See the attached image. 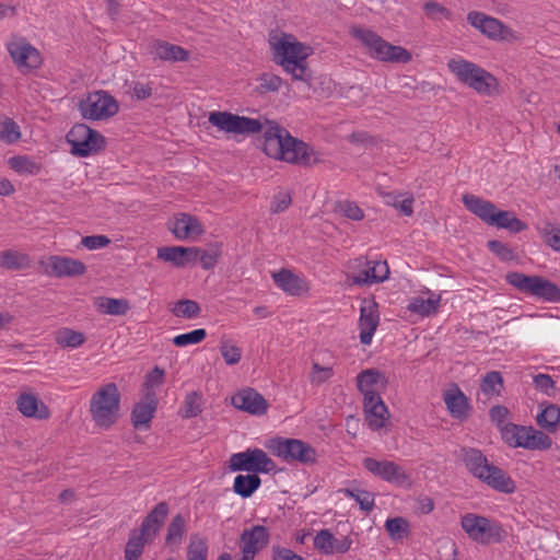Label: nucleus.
<instances>
[{"label":"nucleus","mask_w":560,"mask_h":560,"mask_svg":"<svg viewBox=\"0 0 560 560\" xmlns=\"http://www.w3.org/2000/svg\"><path fill=\"white\" fill-rule=\"evenodd\" d=\"M209 122L219 130L236 135H254L262 132V150L275 160L284 161L300 166H308L317 159L314 150L302 140L292 137L287 129L276 122L238 116L230 112H211Z\"/></svg>","instance_id":"1"},{"label":"nucleus","mask_w":560,"mask_h":560,"mask_svg":"<svg viewBox=\"0 0 560 560\" xmlns=\"http://www.w3.org/2000/svg\"><path fill=\"white\" fill-rule=\"evenodd\" d=\"M269 43L273 61L281 66L294 81H301L311 86L313 72L308 67L307 58L312 54V48L299 42L293 35L284 33L272 36Z\"/></svg>","instance_id":"2"},{"label":"nucleus","mask_w":560,"mask_h":560,"mask_svg":"<svg viewBox=\"0 0 560 560\" xmlns=\"http://www.w3.org/2000/svg\"><path fill=\"white\" fill-rule=\"evenodd\" d=\"M459 457L467 470L488 487L505 494L515 491V481L502 468L489 463L480 450L462 447Z\"/></svg>","instance_id":"3"},{"label":"nucleus","mask_w":560,"mask_h":560,"mask_svg":"<svg viewBox=\"0 0 560 560\" xmlns=\"http://www.w3.org/2000/svg\"><path fill=\"white\" fill-rule=\"evenodd\" d=\"M462 200L467 210L477 215L488 225L505 229L512 233L522 232L527 228V225L517 219L513 212L499 210L491 201L471 194L464 195Z\"/></svg>","instance_id":"4"},{"label":"nucleus","mask_w":560,"mask_h":560,"mask_svg":"<svg viewBox=\"0 0 560 560\" xmlns=\"http://www.w3.org/2000/svg\"><path fill=\"white\" fill-rule=\"evenodd\" d=\"M120 393L115 383L101 386L90 399V413L96 427L107 430L120 417Z\"/></svg>","instance_id":"5"},{"label":"nucleus","mask_w":560,"mask_h":560,"mask_svg":"<svg viewBox=\"0 0 560 560\" xmlns=\"http://www.w3.org/2000/svg\"><path fill=\"white\" fill-rule=\"evenodd\" d=\"M447 68L460 83L478 94L491 95L499 86V82L492 73L472 61L463 58L451 59L447 62Z\"/></svg>","instance_id":"6"},{"label":"nucleus","mask_w":560,"mask_h":560,"mask_svg":"<svg viewBox=\"0 0 560 560\" xmlns=\"http://www.w3.org/2000/svg\"><path fill=\"white\" fill-rule=\"evenodd\" d=\"M351 34L369 48V52L374 59L400 63H407L411 60V54L407 49L389 44L371 30L353 27Z\"/></svg>","instance_id":"7"},{"label":"nucleus","mask_w":560,"mask_h":560,"mask_svg":"<svg viewBox=\"0 0 560 560\" xmlns=\"http://www.w3.org/2000/svg\"><path fill=\"white\" fill-rule=\"evenodd\" d=\"M266 447L273 456L287 463L312 465L317 460L316 450L311 444L299 439L272 438L267 441Z\"/></svg>","instance_id":"8"},{"label":"nucleus","mask_w":560,"mask_h":560,"mask_svg":"<svg viewBox=\"0 0 560 560\" xmlns=\"http://www.w3.org/2000/svg\"><path fill=\"white\" fill-rule=\"evenodd\" d=\"M501 439L510 447L546 451L552 445L551 438L533 427L508 423L501 429Z\"/></svg>","instance_id":"9"},{"label":"nucleus","mask_w":560,"mask_h":560,"mask_svg":"<svg viewBox=\"0 0 560 560\" xmlns=\"http://www.w3.org/2000/svg\"><path fill=\"white\" fill-rule=\"evenodd\" d=\"M505 280L524 294L548 302H560V288L541 276H527L512 271L506 273Z\"/></svg>","instance_id":"10"},{"label":"nucleus","mask_w":560,"mask_h":560,"mask_svg":"<svg viewBox=\"0 0 560 560\" xmlns=\"http://www.w3.org/2000/svg\"><path fill=\"white\" fill-rule=\"evenodd\" d=\"M460 525L470 539L481 545L500 542L504 536V530L498 522L472 513L464 515Z\"/></svg>","instance_id":"11"},{"label":"nucleus","mask_w":560,"mask_h":560,"mask_svg":"<svg viewBox=\"0 0 560 560\" xmlns=\"http://www.w3.org/2000/svg\"><path fill=\"white\" fill-rule=\"evenodd\" d=\"M67 141L71 153L80 158L97 153L106 144L105 138L85 124H75L68 132Z\"/></svg>","instance_id":"12"},{"label":"nucleus","mask_w":560,"mask_h":560,"mask_svg":"<svg viewBox=\"0 0 560 560\" xmlns=\"http://www.w3.org/2000/svg\"><path fill=\"white\" fill-rule=\"evenodd\" d=\"M117 101L105 91L89 93L78 103L81 116L88 120H104L118 112Z\"/></svg>","instance_id":"13"},{"label":"nucleus","mask_w":560,"mask_h":560,"mask_svg":"<svg viewBox=\"0 0 560 560\" xmlns=\"http://www.w3.org/2000/svg\"><path fill=\"white\" fill-rule=\"evenodd\" d=\"M466 19L469 25L491 40L514 42L518 38L514 30L483 12L470 11Z\"/></svg>","instance_id":"14"},{"label":"nucleus","mask_w":560,"mask_h":560,"mask_svg":"<svg viewBox=\"0 0 560 560\" xmlns=\"http://www.w3.org/2000/svg\"><path fill=\"white\" fill-rule=\"evenodd\" d=\"M229 468L231 471H247L257 475L275 470L276 464L266 452L255 447L232 454L229 459Z\"/></svg>","instance_id":"15"},{"label":"nucleus","mask_w":560,"mask_h":560,"mask_svg":"<svg viewBox=\"0 0 560 560\" xmlns=\"http://www.w3.org/2000/svg\"><path fill=\"white\" fill-rule=\"evenodd\" d=\"M362 465L374 477L386 482L402 486L410 481V476L395 462L387 459L378 460L373 457H366L363 459Z\"/></svg>","instance_id":"16"},{"label":"nucleus","mask_w":560,"mask_h":560,"mask_svg":"<svg viewBox=\"0 0 560 560\" xmlns=\"http://www.w3.org/2000/svg\"><path fill=\"white\" fill-rule=\"evenodd\" d=\"M7 49L19 69L32 70L42 63L39 51L23 37L9 42Z\"/></svg>","instance_id":"17"},{"label":"nucleus","mask_w":560,"mask_h":560,"mask_svg":"<svg viewBox=\"0 0 560 560\" xmlns=\"http://www.w3.org/2000/svg\"><path fill=\"white\" fill-rule=\"evenodd\" d=\"M86 266L74 258L62 256H50L45 264V272L56 278L82 276Z\"/></svg>","instance_id":"18"},{"label":"nucleus","mask_w":560,"mask_h":560,"mask_svg":"<svg viewBox=\"0 0 560 560\" xmlns=\"http://www.w3.org/2000/svg\"><path fill=\"white\" fill-rule=\"evenodd\" d=\"M170 230L179 241L197 238L205 233L200 220L188 213H178L170 221Z\"/></svg>","instance_id":"19"},{"label":"nucleus","mask_w":560,"mask_h":560,"mask_svg":"<svg viewBox=\"0 0 560 560\" xmlns=\"http://www.w3.org/2000/svg\"><path fill=\"white\" fill-rule=\"evenodd\" d=\"M232 405L250 415L260 416L267 411L268 404L264 396L253 388L238 392L232 397Z\"/></svg>","instance_id":"20"},{"label":"nucleus","mask_w":560,"mask_h":560,"mask_svg":"<svg viewBox=\"0 0 560 560\" xmlns=\"http://www.w3.org/2000/svg\"><path fill=\"white\" fill-rule=\"evenodd\" d=\"M380 323L378 306L370 301L360 310V341L362 345H370Z\"/></svg>","instance_id":"21"},{"label":"nucleus","mask_w":560,"mask_h":560,"mask_svg":"<svg viewBox=\"0 0 560 560\" xmlns=\"http://www.w3.org/2000/svg\"><path fill=\"white\" fill-rule=\"evenodd\" d=\"M389 268L384 260H366L364 267L358 270L352 280L354 284H372L388 279Z\"/></svg>","instance_id":"22"},{"label":"nucleus","mask_w":560,"mask_h":560,"mask_svg":"<svg viewBox=\"0 0 560 560\" xmlns=\"http://www.w3.org/2000/svg\"><path fill=\"white\" fill-rule=\"evenodd\" d=\"M351 545L350 538L338 539L328 529L319 530L314 537V547L325 555L345 553L351 548Z\"/></svg>","instance_id":"23"},{"label":"nucleus","mask_w":560,"mask_h":560,"mask_svg":"<svg viewBox=\"0 0 560 560\" xmlns=\"http://www.w3.org/2000/svg\"><path fill=\"white\" fill-rule=\"evenodd\" d=\"M363 405L369 427L372 430L384 428L389 412L381 396H368L363 399Z\"/></svg>","instance_id":"24"},{"label":"nucleus","mask_w":560,"mask_h":560,"mask_svg":"<svg viewBox=\"0 0 560 560\" xmlns=\"http://www.w3.org/2000/svg\"><path fill=\"white\" fill-rule=\"evenodd\" d=\"M170 508L167 502L158 503L142 521L140 532L147 537L154 539L168 515Z\"/></svg>","instance_id":"25"},{"label":"nucleus","mask_w":560,"mask_h":560,"mask_svg":"<svg viewBox=\"0 0 560 560\" xmlns=\"http://www.w3.org/2000/svg\"><path fill=\"white\" fill-rule=\"evenodd\" d=\"M19 411L28 418L47 419L50 416L47 406L34 394L24 393L16 399Z\"/></svg>","instance_id":"26"},{"label":"nucleus","mask_w":560,"mask_h":560,"mask_svg":"<svg viewBox=\"0 0 560 560\" xmlns=\"http://www.w3.org/2000/svg\"><path fill=\"white\" fill-rule=\"evenodd\" d=\"M385 384L386 378L384 374L376 369H366L357 376V387L363 395V399L368 398V396H380L376 387L378 385L385 386Z\"/></svg>","instance_id":"27"},{"label":"nucleus","mask_w":560,"mask_h":560,"mask_svg":"<svg viewBox=\"0 0 560 560\" xmlns=\"http://www.w3.org/2000/svg\"><path fill=\"white\" fill-rule=\"evenodd\" d=\"M31 258L27 254L5 249L0 253V267L8 270H24L31 267Z\"/></svg>","instance_id":"28"},{"label":"nucleus","mask_w":560,"mask_h":560,"mask_svg":"<svg viewBox=\"0 0 560 560\" xmlns=\"http://www.w3.org/2000/svg\"><path fill=\"white\" fill-rule=\"evenodd\" d=\"M95 306L97 312L114 316H124L130 310L128 300L107 296L98 298L95 302Z\"/></svg>","instance_id":"29"},{"label":"nucleus","mask_w":560,"mask_h":560,"mask_svg":"<svg viewBox=\"0 0 560 560\" xmlns=\"http://www.w3.org/2000/svg\"><path fill=\"white\" fill-rule=\"evenodd\" d=\"M154 55L164 61H186L189 52L180 46L166 42H156L154 45Z\"/></svg>","instance_id":"30"},{"label":"nucleus","mask_w":560,"mask_h":560,"mask_svg":"<svg viewBox=\"0 0 560 560\" xmlns=\"http://www.w3.org/2000/svg\"><path fill=\"white\" fill-rule=\"evenodd\" d=\"M444 402L454 418L463 419L468 416V401L466 396L457 388L456 392H447Z\"/></svg>","instance_id":"31"},{"label":"nucleus","mask_w":560,"mask_h":560,"mask_svg":"<svg viewBox=\"0 0 560 560\" xmlns=\"http://www.w3.org/2000/svg\"><path fill=\"white\" fill-rule=\"evenodd\" d=\"M261 479L256 474L237 475L234 478L233 491L240 497L246 499L260 487Z\"/></svg>","instance_id":"32"},{"label":"nucleus","mask_w":560,"mask_h":560,"mask_svg":"<svg viewBox=\"0 0 560 560\" xmlns=\"http://www.w3.org/2000/svg\"><path fill=\"white\" fill-rule=\"evenodd\" d=\"M152 540V538L147 537V535L142 534V532L132 530L126 544L125 559L139 560L145 545Z\"/></svg>","instance_id":"33"},{"label":"nucleus","mask_w":560,"mask_h":560,"mask_svg":"<svg viewBox=\"0 0 560 560\" xmlns=\"http://www.w3.org/2000/svg\"><path fill=\"white\" fill-rule=\"evenodd\" d=\"M187 532V520L182 514H176L167 526L165 545L177 547Z\"/></svg>","instance_id":"34"},{"label":"nucleus","mask_w":560,"mask_h":560,"mask_svg":"<svg viewBox=\"0 0 560 560\" xmlns=\"http://www.w3.org/2000/svg\"><path fill=\"white\" fill-rule=\"evenodd\" d=\"M275 283L283 291L295 295L302 290V282L298 276L289 270L282 269L272 275Z\"/></svg>","instance_id":"35"},{"label":"nucleus","mask_w":560,"mask_h":560,"mask_svg":"<svg viewBox=\"0 0 560 560\" xmlns=\"http://www.w3.org/2000/svg\"><path fill=\"white\" fill-rule=\"evenodd\" d=\"M8 163L20 175H37L42 170V165L27 155L12 156Z\"/></svg>","instance_id":"36"},{"label":"nucleus","mask_w":560,"mask_h":560,"mask_svg":"<svg viewBox=\"0 0 560 560\" xmlns=\"http://www.w3.org/2000/svg\"><path fill=\"white\" fill-rule=\"evenodd\" d=\"M538 425L550 433L557 431L560 421V409L558 406L550 404L546 406L536 417Z\"/></svg>","instance_id":"37"},{"label":"nucleus","mask_w":560,"mask_h":560,"mask_svg":"<svg viewBox=\"0 0 560 560\" xmlns=\"http://www.w3.org/2000/svg\"><path fill=\"white\" fill-rule=\"evenodd\" d=\"M209 552L208 540L198 533L191 534L187 547L188 560H207Z\"/></svg>","instance_id":"38"},{"label":"nucleus","mask_w":560,"mask_h":560,"mask_svg":"<svg viewBox=\"0 0 560 560\" xmlns=\"http://www.w3.org/2000/svg\"><path fill=\"white\" fill-rule=\"evenodd\" d=\"M156 408L149 406L144 402H138L135 405L131 411V422L136 429L142 427L148 428L152 418L154 417Z\"/></svg>","instance_id":"39"},{"label":"nucleus","mask_w":560,"mask_h":560,"mask_svg":"<svg viewBox=\"0 0 560 560\" xmlns=\"http://www.w3.org/2000/svg\"><path fill=\"white\" fill-rule=\"evenodd\" d=\"M440 298L430 296L428 299L415 298L408 305V310L411 313L419 314L421 316H429L436 313L439 308Z\"/></svg>","instance_id":"40"},{"label":"nucleus","mask_w":560,"mask_h":560,"mask_svg":"<svg viewBox=\"0 0 560 560\" xmlns=\"http://www.w3.org/2000/svg\"><path fill=\"white\" fill-rule=\"evenodd\" d=\"M20 126L10 117L0 118V141L12 144L21 139Z\"/></svg>","instance_id":"41"},{"label":"nucleus","mask_w":560,"mask_h":560,"mask_svg":"<svg viewBox=\"0 0 560 560\" xmlns=\"http://www.w3.org/2000/svg\"><path fill=\"white\" fill-rule=\"evenodd\" d=\"M171 311L176 317L191 319L199 316L201 308L196 301L183 299L177 301Z\"/></svg>","instance_id":"42"},{"label":"nucleus","mask_w":560,"mask_h":560,"mask_svg":"<svg viewBox=\"0 0 560 560\" xmlns=\"http://www.w3.org/2000/svg\"><path fill=\"white\" fill-rule=\"evenodd\" d=\"M56 341L59 346L65 348H79L85 342V337L82 332L74 331L70 328H63L57 332Z\"/></svg>","instance_id":"43"},{"label":"nucleus","mask_w":560,"mask_h":560,"mask_svg":"<svg viewBox=\"0 0 560 560\" xmlns=\"http://www.w3.org/2000/svg\"><path fill=\"white\" fill-rule=\"evenodd\" d=\"M341 492H343L346 497L353 499L355 502H358L361 510L365 512H370L373 510L374 495L371 492L359 488H346L341 489Z\"/></svg>","instance_id":"44"},{"label":"nucleus","mask_w":560,"mask_h":560,"mask_svg":"<svg viewBox=\"0 0 560 560\" xmlns=\"http://www.w3.org/2000/svg\"><path fill=\"white\" fill-rule=\"evenodd\" d=\"M202 411V395L198 392H190L186 395L183 407L182 416L184 418H194Z\"/></svg>","instance_id":"45"},{"label":"nucleus","mask_w":560,"mask_h":560,"mask_svg":"<svg viewBox=\"0 0 560 560\" xmlns=\"http://www.w3.org/2000/svg\"><path fill=\"white\" fill-rule=\"evenodd\" d=\"M385 528L393 540H401L408 533L409 522L399 516L388 518Z\"/></svg>","instance_id":"46"},{"label":"nucleus","mask_w":560,"mask_h":560,"mask_svg":"<svg viewBox=\"0 0 560 560\" xmlns=\"http://www.w3.org/2000/svg\"><path fill=\"white\" fill-rule=\"evenodd\" d=\"M503 384L501 374L497 371L488 372L481 380L480 388L485 395L500 394Z\"/></svg>","instance_id":"47"},{"label":"nucleus","mask_w":560,"mask_h":560,"mask_svg":"<svg viewBox=\"0 0 560 560\" xmlns=\"http://www.w3.org/2000/svg\"><path fill=\"white\" fill-rule=\"evenodd\" d=\"M185 253L183 246H165L158 248V258L164 261L172 262L175 267H184L183 254Z\"/></svg>","instance_id":"48"},{"label":"nucleus","mask_w":560,"mask_h":560,"mask_svg":"<svg viewBox=\"0 0 560 560\" xmlns=\"http://www.w3.org/2000/svg\"><path fill=\"white\" fill-rule=\"evenodd\" d=\"M423 11L428 19L439 21L445 19L451 21L453 18L452 12L443 4L436 1H428L423 4Z\"/></svg>","instance_id":"49"},{"label":"nucleus","mask_w":560,"mask_h":560,"mask_svg":"<svg viewBox=\"0 0 560 560\" xmlns=\"http://www.w3.org/2000/svg\"><path fill=\"white\" fill-rule=\"evenodd\" d=\"M207 337V331L203 328H198L189 332L177 335L173 338V343L176 347H186L201 342Z\"/></svg>","instance_id":"50"},{"label":"nucleus","mask_w":560,"mask_h":560,"mask_svg":"<svg viewBox=\"0 0 560 560\" xmlns=\"http://www.w3.org/2000/svg\"><path fill=\"white\" fill-rule=\"evenodd\" d=\"M220 352L228 365L237 364L242 358V350L230 340H221Z\"/></svg>","instance_id":"51"},{"label":"nucleus","mask_w":560,"mask_h":560,"mask_svg":"<svg viewBox=\"0 0 560 560\" xmlns=\"http://www.w3.org/2000/svg\"><path fill=\"white\" fill-rule=\"evenodd\" d=\"M283 83V80L273 73H262L259 77V85L257 92L260 94L268 92H278Z\"/></svg>","instance_id":"52"},{"label":"nucleus","mask_w":560,"mask_h":560,"mask_svg":"<svg viewBox=\"0 0 560 560\" xmlns=\"http://www.w3.org/2000/svg\"><path fill=\"white\" fill-rule=\"evenodd\" d=\"M332 375V368L322 366L317 362H314L310 373V382L314 385H320L327 382Z\"/></svg>","instance_id":"53"},{"label":"nucleus","mask_w":560,"mask_h":560,"mask_svg":"<svg viewBox=\"0 0 560 560\" xmlns=\"http://www.w3.org/2000/svg\"><path fill=\"white\" fill-rule=\"evenodd\" d=\"M490 252L503 261H510L515 258L514 252L504 243L491 240L487 244Z\"/></svg>","instance_id":"54"},{"label":"nucleus","mask_w":560,"mask_h":560,"mask_svg":"<svg viewBox=\"0 0 560 560\" xmlns=\"http://www.w3.org/2000/svg\"><path fill=\"white\" fill-rule=\"evenodd\" d=\"M542 237L548 246L556 252H560V225L546 224L542 229Z\"/></svg>","instance_id":"55"},{"label":"nucleus","mask_w":560,"mask_h":560,"mask_svg":"<svg viewBox=\"0 0 560 560\" xmlns=\"http://www.w3.org/2000/svg\"><path fill=\"white\" fill-rule=\"evenodd\" d=\"M338 209L342 215L350 220L360 221L364 218L362 209L352 201H341L338 203Z\"/></svg>","instance_id":"56"},{"label":"nucleus","mask_w":560,"mask_h":560,"mask_svg":"<svg viewBox=\"0 0 560 560\" xmlns=\"http://www.w3.org/2000/svg\"><path fill=\"white\" fill-rule=\"evenodd\" d=\"M509 413V409L501 405L493 406L489 410V417L491 421L498 427L500 432L501 429L509 423L506 422Z\"/></svg>","instance_id":"57"},{"label":"nucleus","mask_w":560,"mask_h":560,"mask_svg":"<svg viewBox=\"0 0 560 560\" xmlns=\"http://www.w3.org/2000/svg\"><path fill=\"white\" fill-rule=\"evenodd\" d=\"M292 202L291 195L287 191H279L271 201L270 210L272 213H280L289 208Z\"/></svg>","instance_id":"58"},{"label":"nucleus","mask_w":560,"mask_h":560,"mask_svg":"<svg viewBox=\"0 0 560 560\" xmlns=\"http://www.w3.org/2000/svg\"><path fill=\"white\" fill-rule=\"evenodd\" d=\"M220 253L221 252L218 246H215L214 248H211L209 250L201 249L198 260L200 261L202 268L206 270L213 268L218 262Z\"/></svg>","instance_id":"59"},{"label":"nucleus","mask_w":560,"mask_h":560,"mask_svg":"<svg viewBox=\"0 0 560 560\" xmlns=\"http://www.w3.org/2000/svg\"><path fill=\"white\" fill-rule=\"evenodd\" d=\"M81 244L90 249H98L104 248L110 244V240L106 235H91V236H84L81 241Z\"/></svg>","instance_id":"60"},{"label":"nucleus","mask_w":560,"mask_h":560,"mask_svg":"<svg viewBox=\"0 0 560 560\" xmlns=\"http://www.w3.org/2000/svg\"><path fill=\"white\" fill-rule=\"evenodd\" d=\"M164 370L155 366L150 373L147 374L143 383L144 388H158L164 383Z\"/></svg>","instance_id":"61"},{"label":"nucleus","mask_w":560,"mask_h":560,"mask_svg":"<svg viewBox=\"0 0 560 560\" xmlns=\"http://www.w3.org/2000/svg\"><path fill=\"white\" fill-rule=\"evenodd\" d=\"M533 382L538 390L547 395H550V392L555 388V382L548 374H537L534 376Z\"/></svg>","instance_id":"62"},{"label":"nucleus","mask_w":560,"mask_h":560,"mask_svg":"<svg viewBox=\"0 0 560 560\" xmlns=\"http://www.w3.org/2000/svg\"><path fill=\"white\" fill-rule=\"evenodd\" d=\"M272 560H304L291 549L275 546L272 547Z\"/></svg>","instance_id":"63"},{"label":"nucleus","mask_w":560,"mask_h":560,"mask_svg":"<svg viewBox=\"0 0 560 560\" xmlns=\"http://www.w3.org/2000/svg\"><path fill=\"white\" fill-rule=\"evenodd\" d=\"M413 199L411 197L402 198L401 196L395 197L393 206L398 209L404 215H411Z\"/></svg>","instance_id":"64"}]
</instances>
